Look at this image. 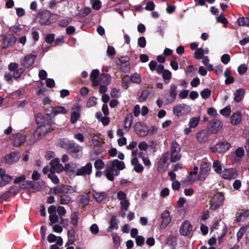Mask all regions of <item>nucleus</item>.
<instances>
[{
	"mask_svg": "<svg viewBox=\"0 0 249 249\" xmlns=\"http://www.w3.org/2000/svg\"><path fill=\"white\" fill-rule=\"evenodd\" d=\"M99 71L97 69H95L92 71L90 75V78L94 86L98 85V80L99 78H98V77L99 76Z\"/></svg>",
	"mask_w": 249,
	"mask_h": 249,
	"instance_id": "obj_28",
	"label": "nucleus"
},
{
	"mask_svg": "<svg viewBox=\"0 0 249 249\" xmlns=\"http://www.w3.org/2000/svg\"><path fill=\"white\" fill-rule=\"evenodd\" d=\"M247 70V67L245 64L240 65L238 68V71L240 74L245 73Z\"/></svg>",
	"mask_w": 249,
	"mask_h": 249,
	"instance_id": "obj_63",
	"label": "nucleus"
},
{
	"mask_svg": "<svg viewBox=\"0 0 249 249\" xmlns=\"http://www.w3.org/2000/svg\"><path fill=\"white\" fill-rule=\"evenodd\" d=\"M111 81V76L108 74H103L101 75L98 80V84L105 85H109Z\"/></svg>",
	"mask_w": 249,
	"mask_h": 249,
	"instance_id": "obj_26",
	"label": "nucleus"
},
{
	"mask_svg": "<svg viewBox=\"0 0 249 249\" xmlns=\"http://www.w3.org/2000/svg\"><path fill=\"white\" fill-rule=\"evenodd\" d=\"M248 229V226L243 227L240 228L239 230L237 233V239L238 241H240L242 238L244 234L246 233Z\"/></svg>",
	"mask_w": 249,
	"mask_h": 249,
	"instance_id": "obj_41",
	"label": "nucleus"
},
{
	"mask_svg": "<svg viewBox=\"0 0 249 249\" xmlns=\"http://www.w3.org/2000/svg\"><path fill=\"white\" fill-rule=\"evenodd\" d=\"M71 197L69 195H63L61 196V198L60 200V203L62 204H67L70 201Z\"/></svg>",
	"mask_w": 249,
	"mask_h": 249,
	"instance_id": "obj_53",
	"label": "nucleus"
},
{
	"mask_svg": "<svg viewBox=\"0 0 249 249\" xmlns=\"http://www.w3.org/2000/svg\"><path fill=\"white\" fill-rule=\"evenodd\" d=\"M146 44V39L144 36L140 37L138 40V45L141 48H144Z\"/></svg>",
	"mask_w": 249,
	"mask_h": 249,
	"instance_id": "obj_54",
	"label": "nucleus"
},
{
	"mask_svg": "<svg viewBox=\"0 0 249 249\" xmlns=\"http://www.w3.org/2000/svg\"><path fill=\"white\" fill-rule=\"evenodd\" d=\"M80 117V114L77 112H73L71 116V121L72 124L75 123Z\"/></svg>",
	"mask_w": 249,
	"mask_h": 249,
	"instance_id": "obj_56",
	"label": "nucleus"
},
{
	"mask_svg": "<svg viewBox=\"0 0 249 249\" xmlns=\"http://www.w3.org/2000/svg\"><path fill=\"white\" fill-rule=\"evenodd\" d=\"M54 40V35L53 34H49L46 36L45 41L48 44L52 43Z\"/></svg>",
	"mask_w": 249,
	"mask_h": 249,
	"instance_id": "obj_64",
	"label": "nucleus"
},
{
	"mask_svg": "<svg viewBox=\"0 0 249 249\" xmlns=\"http://www.w3.org/2000/svg\"><path fill=\"white\" fill-rule=\"evenodd\" d=\"M131 82L130 76L125 75L122 79V87L125 89H126L129 87Z\"/></svg>",
	"mask_w": 249,
	"mask_h": 249,
	"instance_id": "obj_37",
	"label": "nucleus"
},
{
	"mask_svg": "<svg viewBox=\"0 0 249 249\" xmlns=\"http://www.w3.org/2000/svg\"><path fill=\"white\" fill-rule=\"evenodd\" d=\"M249 217V210L244 211L238 213L236 217L237 222H243Z\"/></svg>",
	"mask_w": 249,
	"mask_h": 249,
	"instance_id": "obj_29",
	"label": "nucleus"
},
{
	"mask_svg": "<svg viewBox=\"0 0 249 249\" xmlns=\"http://www.w3.org/2000/svg\"><path fill=\"white\" fill-rule=\"evenodd\" d=\"M118 228V223L116 217L115 216H112L110 221V225L107 228L108 231H111L113 230H116Z\"/></svg>",
	"mask_w": 249,
	"mask_h": 249,
	"instance_id": "obj_33",
	"label": "nucleus"
},
{
	"mask_svg": "<svg viewBox=\"0 0 249 249\" xmlns=\"http://www.w3.org/2000/svg\"><path fill=\"white\" fill-rule=\"evenodd\" d=\"M192 231V226L189 221L183 222L179 229L180 233L183 236H187L191 233Z\"/></svg>",
	"mask_w": 249,
	"mask_h": 249,
	"instance_id": "obj_18",
	"label": "nucleus"
},
{
	"mask_svg": "<svg viewBox=\"0 0 249 249\" xmlns=\"http://www.w3.org/2000/svg\"><path fill=\"white\" fill-rule=\"evenodd\" d=\"M200 120L199 116L194 117L190 118L188 123V125L190 128H196Z\"/></svg>",
	"mask_w": 249,
	"mask_h": 249,
	"instance_id": "obj_31",
	"label": "nucleus"
},
{
	"mask_svg": "<svg viewBox=\"0 0 249 249\" xmlns=\"http://www.w3.org/2000/svg\"><path fill=\"white\" fill-rule=\"evenodd\" d=\"M209 133L206 130H202L198 132L196 135V140L199 143H204L209 139Z\"/></svg>",
	"mask_w": 249,
	"mask_h": 249,
	"instance_id": "obj_17",
	"label": "nucleus"
},
{
	"mask_svg": "<svg viewBox=\"0 0 249 249\" xmlns=\"http://www.w3.org/2000/svg\"><path fill=\"white\" fill-rule=\"evenodd\" d=\"M117 196L120 201V209L122 211H126L129 206L130 203L126 198V195L123 191H119Z\"/></svg>",
	"mask_w": 249,
	"mask_h": 249,
	"instance_id": "obj_6",
	"label": "nucleus"
},
{
	"mask_svg": "<svg viewBox=\"0 0 249 249\" xmlns=\"http://www.w3.org/2000/svg\"><path fill=\"white\" fill-rule=\"evenodd\" d=\"M53 15L49 11H44L39 13L37 18L41 24H49L53 22L51 17Z\"/></svg>",
	"mask_w": 249,
	"mask_h": 249,
	"instance_id": "obj_5",
	"label": "nucleus"
},
{
	"mask_svg": "<svg viewBox=\"0 0 249 249\" xmlns=\"http://www.w3.org/2000/svg\"><path fill=\"white\" fill-rule=\"evenodd\" d=\"M20 158V154L18 153L12 152L6 155L3 158V161L8 164H12L17 162Z\"/></svg>",
	"mask_w": 249,
	"mask_h": 249,
	"instance_id": "obj_13",
	"label": "nucleus"
},
{
	"mask_svg": "<svg viewBox=\"0 0 249 249\" xmlns=\"http://www.w3.org/2000/svg\"><path fill=\"white\" fill-rule=\"evenodd\" d=\"M49 213V220L50 224L52 225L56 223L58 221V217L56 215V208L54 205L50 206L48 208Z\"/></svg>",
	"mask_w": 249,
	"mask_h": 249,
	"instance_id": "obj_15",
	"label": "nucleus"
},
{
	"mask_svg": "<svg viewBox=\"0 0 249 249\" xmlns=\"http://www.w3.org/2000/svg\"><path fill=\"white\" fill-rule=\"evenodd\" d=\"M63 188V185L57 186L52 189L51 190V191H52L53 193L55 194L61 193L64 192Z\"/></svg>",
	"mask_w": 249,
	"mask_h": 249,
	"instance_id": "obj_58",
	"label": "nucleus"
},
{
	"mask_svg": "<svg viewBox=\"0 0 249 249\" xmlns=\"http://www.w3.org/2000/svg\"><path fill=\"white\" fill-rule=\"evenodd\" d=\"M64 169L63 165L60 163L59 159H54L51 161L50 172L51 173H60Z\"/></svg>",
	"mask_w": 249,
	"mask_h": 249,
	"instance_id": "obj_14",
	"label": "nucleus"
},
{
	"mask_svg": "<svg viewBox=\"0 0 249 249\" xmlns=\"http://www.w3.org/2000/svg\"><path fill=\"white\" fill-rule=\"evenodd\" d=\"M90 231L93 234H97L99 231L98 227L97 224H93L90 227Z\"/></svg>",
	"mask_w": 249,
	"mask_h": 249,
	"instance_id": "obj_61",
	"label": "nucleus"
},
{
	"mask_svg": "<svg viewBox=\"0 0 249 249\" xmlns=\"http://www.w3.org/2000/svg\"><path fill=\"white\" fill-rule=\"evenodd\" d=\"M220 114L223 116H228L231 112V107L230 106H227L225 108L220 110Z\"/></svg>",
	"mask_w": 249,
	"mask_h": 249,
	"instance_id": "obj_51",
	"label": "nucleus"
},
{
	"mask_svg": "<svg viewBox=\"0 0 249 249\" xmlns=\"http://www.w3.org/2000/svg\"><path fill=\"white\" fill-rule=\"evenodd\" d=\"M213 168L214 170L218 173L221 172L222 170V167L219 161L215 160L213 162Z\"/></svg>",
	"mask_w": 249,
	"mask_h": 249,
	"instance_id": "obj_50",
	"label": "nucleus"
},
{
	"mask_svg": "<svg viewBox=\"0 0 249 249\" xmlns=\"http://www.w3.org/2000/svg\"><path fill=\"white\" fill-rule=\"evenodd\" d=\"M23 71V70L21 68L17 69L15 71H13L12 72L14 75V78L16 79L19 78L21 75Z\"/></svg>",
	"mask_w": 249,
	"mask_h": 249,
	"instance_id": "obj_60",
	"label": "nucleus"
},
{
	"mask_svg": "<svg viewBox=\"0 0 249 249\" xmlns=\"http://www.w3.org/2000/svg\"><path fill=\"white\" fill-rule=\"evenodd\" d=\"M131 163L134 166L133 170L137 173H142L143 170V167L142 164L139 163L137 158H133L131 160Z\"/></svg>",
	"mask_w": 249,
	"mask_h": 249,
	"instance_id": "obj_27",
	"label": "nucleus"
},
{
	"mask_svg": "<svg viewBox=\"0 0 249 249\" xmlns=\"http://www.w3.org/2000/svg\"><path fill=\"white\" fill-rule=\"evenodd\" d=\"M48 177L52 180L54 184H58L59 182V179L54 174L51 173L48 174Z\"/></svg>",
	"mask_w": 249,
	"mask_h": 249,
	"instance_id": "obj_47",
	"label": "nucleus"
},
{
	"mask_svg": "<svg viewBox=\"0 0 249 249\" xmlns=\"http://www.w3.org/2000/svg\"><path fill=\"white\" fill-rule=\"evenodd\" d=\"M245 152L242 147L238 148L235 151L236 158L240 160L244 156Z\"/></svg>",
	"mask_w": 249,
	"mask_h": 249,
	"instance_id": "obj_45",
	"label": "nucleus"
},
{
	"mask_svg": "<svg viewBox=\"0 0 249 249\" xmlns=\"http://www.w3.org/2000/svg\"><path fill=\"white\" fill-rule=\"evenodd\" d=\"M211 94V92L208 89H204L200 93L201 96L204 99H207L209 98Z\"/></svg>",
	"mask_w": 249,
	"mask_h": 249,
	"instance_id": "obj_52",
	"label": "nucleus"
},
{
	"mask_svg": "<svg viewBox=\"0 0 249 249\" xmlns=\"http://www.w3.org/2000/svg\"><path fill=\"white\" fill-rule=\"evenodd\" d=\"M202 63L206 66L208 71H211L213 69V67L211 64H209V59L208 56H205L202 58Z\"/></svg>",
	"mask_w": 249,
	"mask_h": 249,
	"instance_id": "obj_46",
	"label": "nucleus"
},
{
	"mask_svg": "<svg viewBox=\"0 0 249 249\" xmlns=\"http://www.w3.org/2000/svg\"><path fill=\"white\" fill-rule=\"evenodd\" d=\"M64 170L70 177L79 176V168L78 165L75 163L71 162L66 164L65 165Z\"/></svg>",
	"mask_w": 249,
	"mask_h": 249,
	"instance_id": "obj_7",
	"label": "nucleus"
},
{
	"mask_svg": "<svg viewBox=\"0 0 249 249\" xmlns=\"http://www.w3.org/2000/svg\"><path fill=\"white\" fill-rule=\"evenodd\" d=\"M94 166L96 169H101L105 166V163L101 160H95Z\"/></svg>",
	"mask_w": 249,
	"mask_h": 249,
	"instance_id": "obj_48",
	"label": "nucleus"
},
{
	"mask_svg": "<svg viewBox=\"0 0 249 249\" xmlns=\"http://www.w3.org/2000/svg\"><path fill=\"white\" fill-rule=\"evenodd\" d=\"M18 65L15 62H11L8 65V70L10 72H13L18 69Z\"/></svg>",
	"mask_w": 249,
	"mask_h": 249,
	"instance_id": "obj_62",
	"label": "nucleus"
},
{
	"mask_svg": "<svg viewBox=\"0 0 249 249\" xmlns=\"http://www.w3.org/2000/svg\"><path fill=\"white\" fill-rule=\"evenodd\" d=\"M244 93L245 91L243 89H237L234 93V101L236 102H239L241 101Z\"/></svg>",
	"mask_w": 249,
	"mask_h": 249,
	"instance_id": "obj_36",
	"label": "nucleus"
},
{
	"mask_svg": "<svg viewBox=\"0 0 249 249\" xmlns=\"http://www.w3.org/2000/svg\"><path fill=\"white\" fill-rule=\"evenodd\" d=\"M130 78L131 79V82L137 84L141 83L142 81L141 75L137 73H135L131 74L130 76Z\"/></svg>",
	"mask_w": 249,
	"mask_h": 249,
	"instance_id": "obj_39",
	"label": "nucleus"
},
{
	"mask_svg": "<svg viewBox=\"0 0 249 249\" xmlns=\"http://www.w3.org/2000/svg\"><path fill=\"white\" fill-rule=\"evenodd\" d=\"M92 166L90 163H88L86 165L79 170V176H83L90 174Z\"/></svg>",
	"mask_w": 249,
	"mask_h": 249,
	"instance_id": "obj_24",
	"label": "nucleus"
},
{
	"mask_svg": "<svg viewBox=\"0 0 249 249\" xmlns=\"http://www.w3.org/2000/svg\"><path fill=\"white\" fill-rule=\"evenodd\" d=\"M191 110V107L185 104H179L173 108L174 114L178 117L187 115L190 112Z\"/></svg>",
	"mask_w": 249,
	"mask_h": 249,
	"instance_id": "obj_3",
	"label": "nucleus"
},
{
	"mask_svg": "<svg viewBox=\"0 0 249 249\" xmlns=\"http://www.w3.org/2000/svg\"><path fill=\"white\" fill-rule=\"evenodd\" d=\"M231 72L229 69H226L224 72V76L226 77L225 84H231L234 81V78L231 75Z\"/></svg>",
	"mask_w": 249,
	"mask_h": 249,
	"instance_id": "obj_38",
	"label": "nucleus"
},
{
	"mask_svg": "<svg viewBox=\"0 0 249 249\" xmlns=\"http://www.w3.org/2000/svg\"><path fill=\"white\" fill-rule=\"evenodd\" d=\"M36 58V57L34 55H28L24 58L22 64L26 67H29L35 62Z\"/></svg>",
	"mask_w": 249,
	"mask_h": 249,
	"instance_id": "obj_25",
	"label": "nucleus"
},
{
	"mask_svg": "<svg viewBox=\"0 0 249 249\" xmlns=\"http://www.w3.org/2000/svg\"><path fill=\"white\" fill-rule=\"evenodd\" d=\"M2 47L5 49L12 46L17 41V38L14 35H9L5 36L3 39Z\"/></svg>",
	"mask_w": 249,
	"mask_h": 249,
	"instance_id": "obj_16",
	"label": "nucleus"
},
{
	"mask_svg": "<svg viewBox=\"0 0 249 249\" xmlns=\"http://www.w3.org/2000/svg\"><path fill=\"white\" fill-rule=\"evenodd\" d=\"M71 223L73 226H76L78 223V217L76 213H74L71 216Z\"/></svg>",
	"mask_w": 249,
	"mask_h": 249,
	"instance_id": "obj_57",
	"label": "nucleus"
},
{
	"mask_svg": "<svg viewBox=\"0 0 249 249\" xmlns=\"http://www.w3.org/2000/svg\"><path fill=\"white\" fill-rule=\"evenodd\" d=\"M12 177L6 174L5 171L0 169V187L8 184L11 180Z\"/></svg>",
	"mask_w": 249,
	"mask_h": 249,
	"instance_id": "obj_19",
	"label": "nucleus"
},
{
	"mask_svg": "<svg viewBox=\"0 0 249 249\" xmlns=\"http://www.w3.org/2000/svg\"><path fill=\"white\" fill-rule=\"evenodd\" d=\"M121 95V90L119 89L114 88L112 89L111 96L113 98H118Z\"/></svg>",
	"mask_w": 249,
	"mask_h": 249,
	"instance_id": "obj_55",
	"label": "nucleus"
},
{
	"mask_svg": "<svg viewBox=\"0 0 249 249\" xmlns=\"http://www.w3.org/2000/svg\"><path fill=\"white\" fill-rule=\"evenodd\" d=\"M69 150L74 158L79 159L82 156V147L76 143L70 144Z\"/></svg>",
	"mask_w": 249,
	"mask_h": 249,
	"instance_id": "obj_8",
	"label": "nucleus"
},
{
	"mask_svg": "<svg viewBox=\"0 0 249 249\" xmlns=\"http://www.w3.org/2000/svg\"><path fill=\"white\" fill-rule=\"evenodd\" d=\"M181 148L179 144L175 141L172 142L170 146V161L175 162L181 158Z\"/></svg>",
	"mask_w": 249,
	"mask_h": 249,
	"instance_id": "obj_2",
	"label": "nucleus"
},
{
	"mask_svg": "<svg viewBox=\"0 0 249 249\" xmlns=\"http://www.w3.org/2000/svg\"><path fill=\"white\" fill-rule=\"evenodd\" d=\"M125 167L123 161L118 160L109 161L107 165L106 169L104 171L106 178L109 180L112 181L114 176L119 175L120 171L124 169Z\"/></svg>",
	"mask_w": 249,
	"mask_h": 249,
	"instance_id": "obj_1",
	"label": "nucleus"
},
{
	"mask_svg": "<svg viewBox=\"0 0 249 249\" xmlns=\"http://www.w3.org/2000/svg\"><path fill=\"white\" fill-rule=\"evenodd\" d=\"M200 172L198 176V179L204 180L208 176L210 170V164L206 162L203 161L201 164Z\"/></svg>",
	"mask_w": 249,
	"mask_h": 249,
	"instance_id": "obj_11",
	"label": "nucleus"
},
{
	"mask_svg": "<svg viewBox=\"0 0 249 249\" xmlns=\"http://www.w3.org/2000/svg\"><path fill=\"white\" fill-rule=\"evenodd\" d=\"M176 89H177L176 86H175L174 85H171L170 86V89L169 91L170 96V103L173 102L176 98V96L177 95V92Z\"/></svg>",
	"mask_w": 249,
	"mask_h": 249,
	"instance_id": "obj_34",
	"label": "nucleus"
},
{
	"mask_svg": "<svg viewBox=\"0 0 249 249\" xmlns=\"http://www.w3.org/2000/svg\"><path fill=\"white\" fill-rule=\"evenodd\" d=\"M222 126V122L218 120L213 119L210 123L209 129L212 133L215 134L221 130Z\"/></svg>",
	"mask_w": 249,
	"mask_h": 249,
	"instance_id": "obj_12",
	"label": "nucleus"
},
{
	"mask_svg": "<svg viewBox=\"0 0 249 249\" xmlns=\"http://www.w3.org/2000/svg\"><path fill=\"white\" fill-rule=\"evenodd\" d=\"M238 23L239 26H245L249 27V19L247 18H241L238 20Z\"/></svg>",
	"mask_w": 249,
	"mask_h": 249,
	"instance_id": "obj_42",
	"label": "nucleus"
},
{
	"mask_svg": "<svg viewBox=\"0 0 249 249\" xmlns=\"http://www.w3.org/2000/svg\"><path fill=\"white\" fill-rule=\"evenodd\" d=\"M50 130V126L48 125H43L38 126L35 131L33 136L34 140L33 142H35L43 138L44 136Z\"/></svg>",
	"mask_w": 249,
	"mask_h": 249,
	"instance_id": "obj_4",
	"label": "nucleus"
},
{
	"mask_svg": "<svg viewBox=\"0 0 249 249\" xmlns=\"http://www.w3.org/2000/svg\"><path fill=\"white\" fill-rule=\"evenodd\" d=\"M13 145L15 146H18L23 143L26 140L25 135L20 134H17L13 136Z\"/></svg>",
	"mask_w": 249,
	"mask_h": 249,
	"instance_id": "obj_23",
	"label": "nucleus"
},
{
	"mask_svg": "<svg viewBox=\"0 0 249 249\" xmlns=\"http://www.w3.org/2000/svg\"><path fill=\"white\" fill-rule=\"evenodd\" d=\"M241 121V115L240 113L236 112L233 113L231 119V122L232 124L236 125L239 124Z\"/></svg>",
	"mask_w": 249,
	"mask_h": 249,
	"instance_id": "obj_30",
	"label": "nucleus"
},
{
	"mask_svg": "<svg viewBox=\"0 0 249 249\" xmlns=\"http://www.w3.org/2000/svg\"><path fill=\"white\" fill-rule=\"evenodd\" d=\"M96 104L97 99L94 97H91L88 100L87 103V106L88 107H90L95 106Z\"/></svg>",
	"mask_w": 249,
	"mask_h": 249,
	"instance_id": "obj_49",
	"label": "nucleus"
},
{
	"mask_svg": "<svg viewBox=\"0 0 249 249\" xmlns=\"http://www.w3.org/2000/svg\"><path fill=\"white\" fill-rule=\"evenodd\" d=\"M50 109L51 113L50 114L49 112L47 113V115L49 116L51 115L55 116L58 114H64L68 112V110L64 107L61 106L50 107Z\"/></svg>",
	"mask_w": 249,
	"mask_h": 249,
	"instance_id": "obj_22",
	"label": "nucleus"
},
{
	"mask_svg": "<svg viewBox=\"0 0 249 249\" xmlns=\"http://www.w3.org/2000/svg\"><path fill=\"white\" fill-rule=\"evenodd\" d=\"M213 200L218 203H222L224 200L223 194L222 192L217 193L213 197Z\"/></svg>",
	"mask_w": 249,
	"mask_h": 249,
	"instance_id": "obj_40",
	"label": "nucleus"
},
{
	"mask_svg": "<svg viewBox=\"0 0 249 249\" xmlns=\"http://www.w3.org/2000/svg\"><path fill=\"white\" fill-rule=\"evenodd\" d=\"M204 55V52L202 48L197 49L195 52V57L196 59H200L202 58Z\"/></svg>",
	"mask_w": 249,
	"mask_h": 249,
	"instance_id": "obj_44",
	"label": "nucleus"
},
{
	"mask_svg": "<svg viewBox=\"0 0 249 249\" xmlns=\"http://www.w3.org/2000/svg\"><path fill=\"white\" fill-rule=\"evenodd\" d=\"M133 117L132 114L130 113L126 115L124 121V127L129 130L132 124Z\"/></svg>",
	"mask_w": 249,
	"mask_h": 249,
	"instance_id": "obj_32",
	"label": "nucleus"
},
{
	"mask_svg": "<svg viewBox=\"0 0 249 249\" xmlns=\"http://www.w3.org/2000/svg\"><path fill=\"white\" fill-rule=\"evenodd\" d=\"M134 128L137 135L140 137L146 136L148 134V129L147 126L141 122L135 124Z\"/></svg>",
	"mask_w": 249,
	"mask_h": 249,
	"instance_id": "obj_9",
	"label": "nucleus"
},
{
	"mask_svg": "<svg viewBox=\"0 0 249 249\" xmlns=\"http://www.w3.org/2000/svg\"><path fill=\"white\" fill-rule=\"evenodd\" d=\"M161 218L162 219L160 224V228L164 229L171 221V218L170 216V213L168 211H164L161 215Z\"/></svg>",
	"mask_w": 249,
	"mask_h": 249,
	"instance_id": "obj_20",
	"label": "nucleus"
},
{
	"mask_svg": "<svg viewBox=\"0 0 249 249\" xmlns=\"http://www.w3.org/2000/svg\"><path fill=\"white\" fill-rule=\"evenodd\" d=\"M93 195L97 202L102 201L107 196V194L105 192H98L94 191Z\"/></svg>",
	"mask_w": 249,
	"mask_h": 249,
	"instance_id": "obj_35",
	"label": "nucleus"
},
{
	"mask_svg": "<svg viewBox=\"0 0 249 249\" xmlns=\"http://www.w3.org/2000/svg\"><path fill=\"white\" fill-rule=\"evenodd\" d=\"M136 239V243L137 246H142L144 242V238L142 236H137L135 238Z\"/></svg>",
	"mask_w": 249,
	"mask_h": 249,
	"instance_id": "obj_59",
	"label": "nucleus"
},
{
	"mask_svg": "<svg viewBox=\"0 0 249 249\" xmlns=\"http://www.w3.org/2000/svg\"><path fill=\"white\" fill-rule=\"evenodd\" d=\"M222 177L225 179H232L237 176L236 171L234 169H225L222 172Z\"/></svg>",
	"mask_w": 249,
	"mask_h": 249,
	"instance_id": "obj_21",
	"label": "nucleus"
},
{
	"mask_svg": "<svg viewBox=\"0 0 249 249\" xmlns=\"http://www.w3.org/2000/svg\"><path fill=\"white\" fill-rule=\"evenodd\" d=\"M231 147L230 143L227 142H221L216 144L214 146L211 147L213 152L224 153L228 151Z\"/></svg>",
	"mask_w": 249,
	"mask_h": 249,
	"instance_id": "obj_10",
	"label": "nucleus"
},
{
	"mask_svg": "<svg viewBox=\"0 0 249 249\" xmlns=\"http://www.w3.org/2000/svg\"><path fill=\"white\" fill-rule=\"evenodd\" d=\"M92 142L94 145V148L99 147L101 145V140L97 135H94L92 137Z\"/></svg>",
	"mask_w": 249,
	"mask_h": 249,
	"instance_id": "obj_43",
	"label": "nucleus"
}]
</instances>
